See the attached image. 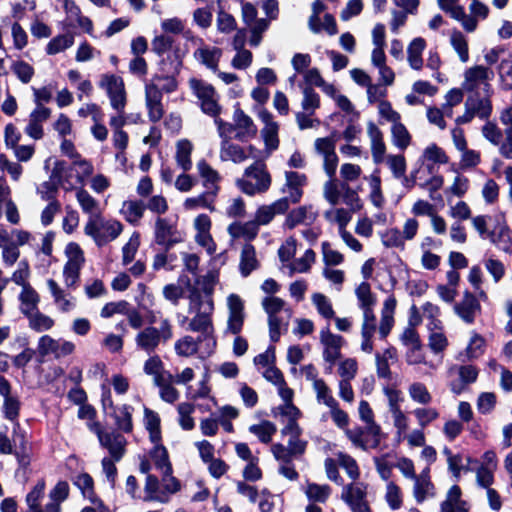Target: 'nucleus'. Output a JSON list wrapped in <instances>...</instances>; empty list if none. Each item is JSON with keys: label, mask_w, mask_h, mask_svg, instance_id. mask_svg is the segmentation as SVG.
I'll use <instances>...</instances> for the list:
<instances>
[{"label": "nucleus", "mask_w": 512, "mask_h": 512, "mask_svg": "<svg viewBox=\"0 0 512 512\" xmlns=\"http://www.w3.org/2000/svg\"><path fill=\"white\" fill-rule=\"evenodd\" d=\"M304 493L311 502L325 503L331 494V488L328 485L307 483Z\"/></svg>", "instance_id": "56"}, {"label": "nucleus", "mask_w": 512, "mask_h": 512, "mask_svg": "<svg viewBox=\"0 0 512 512\" xmlns=\"http://www.w3.org/2000/svg\"><path fill=\"white\" fill-rule=\"evenodd\" d=\"M454 311L465 323L472 324L480 313L481 306L473 294L466 292L461 301L455 304Z\"/></svg>", "instance_id": "22"}, {"label": "nucleus", "mask_w": 512, "mask_h": 512, "mask_svg": "<svg viewBox=\"0 0 512 512\" xmlns=\"http://www.w3.org/2000/svg\"><path fill=\"white\" fill-rule=\"evenodd\" d=\"M271 183V175L266 165L261 162L248 166L243 176L236 181L237 187L248 196L265 193L270 188Z\"/></svg>", "instance_id": "3"}, {"label": "nucleus", "mask_w": 512, "mask_h": 512, "mask_svg": "<svg viewBox=\"0 0 512 512\" xmlns=\"http://www.w3.org/2000/svg\"><path fill=\"white\" fill-rule=\"evenodd\" d=\"M173 337V327L169 318H162L160 327L147 326L140 330L135 336V343L138 349L151 354L161 342H167Z\"/></svg>", "instance_id": "4"}, {"label": "nucleus", "mask_w": 512, "mask_h": 512, "mask_svg": "<svg viewBox=\"0 0 512 512\" xmlns=\"http://www.w3.org/2000/svg\"><path fill=\"white\" fill-rule=\"evenodd\" d=\"M449 42L457 53L459 60L462 63H466L469 60V44L467 37L460 30L453 29L450 33Z\"/></svg>", "instance_id": "45"}, {"label": "nucleus", "mask_w": 512, "mask_h": 512, "mask_svg": "<svg viewBox=\"0 0 512 512\" xmlns=\"http://www.w3.org/2000/svg\"><path fill=\"white\" fill-rule=\"evenodd\" d=\"M412 413L417 420L418 426L422 429L436 421L440 416L438 409L427 405L416 407Z\"/></svg>", "instance_id": "54"}, {"label": "nucleus", "mask_w": 512, "mask_h": 512, "mask_svg": "<svg viewBox=\"0 0 512 512\" xmlns=\"http://www.w3.org/2000/svg\"><path fill=\"white\" fill-rule=\"evenodd\" d=\"M142 499L146 502L168 503L167 496L163 492L162 483L156 476L151 474L146 476L144 496Z\"/></svg>", "instance_id": "33"}, {"label": "nucleus", "mask_w": 512, "mask_h": 512, "mask_svg": "<svg viewBox=\"0 0 512 512\" xmlns=\"http://www.w3.org/2000/svg\"><path fill=\"white\" fill-rule=\"evenodd\" d=\"M288 211L287 202L284 199H278L271 204L260 206L256 213L254 222L257 226L268 225L276 215L284 214Z\"/></svg>", "instance_id": "24"}, {"label": "nucleus", "mask_w": 512, "mask_h": 512, "mask_svg": "<svg viewBox=\"0 0 512 512\" xmlns=\"http://www.w3.org/2000/svg\"><path fill=\"white\" fill-rule=\"evenodd\" d=\"M275 424L268 420H263L258 424L249 426V432L255 435L262 443L268 444L272 440V436L276 433Z\"/></svg>", "instance_id": "55"}, {"label": "nucleus", "mask_w": 512, "mask_h": 512, "mask_svg": "<svg viewBox=\"0 0 512 512\" xmlns=\"http://www.w3.org/2000/svg\"><path fill=\"white\" fill-rule=\"evenodd\" d=\"M219 192V187H215L213 189H209L206 192L187 198L184 203L183 207L186 210H196L199 208L207 209L210 212H214L216 210L215 208V199L217 197V194Z\"/></svg>", "instance_id": "26"}, {"label": "nucleus", "mask_w": 512, "mask_h": 512, "mask_svg": "<svg viewBox=\"0 0 512 512\" xmlns=\"http://www.w3.org/2000/svg\"><path fill=\"white\" fill-rule=\"evenodd\" d=\"M207 337L199 336L197 339L190 335L181 337L175 342V352L179 356L189 357L197 353L199 343Z\"/></svg>", "instance_id": "47"}, {"label": "nucleus", "mask_w": 512, "mask_h": 512, "mask_svg": "<svg viewBox=\"0 0 512 512\" xmlns=\"http://www.w3.org/2000/svg\"><path fill=\"white\" fill-rule=\"evenodd\" d=\"M397 301L394 296H389L383 303L381 310V320L378 333L381 338L385 339L394 326V313Z\"/></svg>", "instance_id": "30"}, {"label": "nucleus", "mask_w": 512, "mask_h": 512, "mask_svg": "<svg viewBox=\"0 0 512 512\" xmlns=\"http://www.w3.org/2000/svg\"><path fill=\"white\" fill-rule=\"evenodd\" d=\"M258 118L263 122L264 127L261 129V137L264 142L265 152L270 155L279 147V124L274 120L273 115L266 109L258 112Z\"/></svg>", "instance_id": "14"}, {"label": "nucleus", "mask_w": 512, "mask_h": 512, "mask_svg": "<svg viewBox=\"0 0 512 512\" xmlns=\"http://www.w3.org/2000/svg\"><path fill=\"white\" fill-rule=\"evenodd\" d=\"M227 319L224 333L238 335L242 332L245 319V301L236 293H231L226 298Z\"/></svg>", "instance_id": "7"}, {"label": "nucleus", "mask_w": 512, "mask_h": 512, "mask_svg": "<svg viewBox=\"0 0 512 512\" xmlns=\"http://www.w3.org/2000/svg\"><path fill=\"white\" fill-rule=\"evenodd\" d=\"M453 371L459 375V381L451 383V390L456 394L461 393L466 385L475 382L478 377V370L472 365L454 366L450 369V373Z\"/></svg>", "instance_id": "31"}, {"label": "nucleus", "mask_w": 512, "mask_h": 512, "mask_svg": "<svg viewBox=\"0 0 512 512\" xmlns=\"http://www.w3.org/2000/svg\"><path fill=\"white\" fill-rule=\"evenodd\" d=\"M197 170L203 179V185L207 188V190L219 187L218 182L221 180V176L206 161H199L197 163Z\"/></svg>", "instance_id": "52"}, {"label": "nucleus", "mask_w": 512, "mask_h": 512, "mask_svg": "<svg viewBox=\"0 0 512 512\" xmlns=\"http://www.w3.org/2000/svg\"><path fill=\"white\" fill-rule=\"evenodd\" d=\"M146 210V204L142 200H125L120 208V214L132 225H138Z\"/></svg>", "instance_id": "32"}, {"label": "nucleus", "mask_w": 512, "mask_h": 512, "mask_svg": "<svg viewBox=\"0 0 512 512\" xmlns=\"http://www.w3.org/2000/svg\"><path fill=\"white\" fill-rule=\"evenodd\" d=\"M258 265L254 246L249 243L245 244L240 253L239 270L241 275L247 277L258 268Z\"/></svg>", "instance_id": "41"}, {"label": "nucleus", "mask_w": 512, "mask_h": 512, "mask_svg": "<svg viewBox=\"0 0 512 512\" xmlns=\"http://www.w3.org/2000/svg\"><path fill=\"white\" fill-rule=\"evenodd\" d=\"M465 108H469L472 113L481 120H487L492 114L491 95L479 94L469 95L465 101Z\"/></svg>", "instance_id": "25"}, {"label": "nucleus", "mask_w": 512, "mask_h": 512, "mask_svg": "<svg viewBox=\"0 0 512 512\" xmlns=\"http://www.w3.org/2000/svg\"><path fill=\"white\" fill-rule=\"evenodd\" d=\"M385 500L392 510L400 509L403 504L402 491L393 481H389L386 485Z\"/></svg>", "instance_id": "64"}, {"label": "nucleus", "mask_w": 512, "mask_h": 512, "mask_svg": "<svg viewBox=\"0 0 512 512\" xmlns=\"http://www.w3.org/2000/svg\"><path fill=\"white\" fill-rule=\"evenodd\" d=\"M466 503L461 500V489L453 485L447 492L446 499L441 503L440 512H467Z\"/></svg>", "instance_id": "40"}, {"label": "nucleus", "mask_w": 512, "mask_h": 512, "mask_svg": "<svg viewBox=\"0 0 512 512\" xmlns=\"http://www.w3.org/2000/svg\"><path fill=\"white\" fill-rule=\"evenodd\" d=\"M75 198L82 212L88 218L97 216L102 212L100 202L83 187L76 189Z\"/></svg>", "instance_id": "34"}, {"label": "nucleus", "mask_w": 512, "mask_h": 512, "mask_svg": "<svg viewBox=\"0 0 512 512\" xmlns=\"http://www.w3.org/2000/svg\"><path fill=\"white\" fill-rule=\"evenodd\" d=\"M123 224L116 219H105L102 212L88 218L84 225L85 235L91 237L98 247L114 241L123 232Z\"/></svg>", "instance_id": "2"}, {"label": "nucleus", "mask_w": 512, "mask_h": 512, "mask_svg": "<svg viewBox=\"0 0 512 512\" xmlns=\"http://www.w3.org/2000/svg\"><path fill=\"white\" fill-rule=\"evenodd\" d=\"M46 284L58 310L61 312H70L75 308V297L61 288L54 279H48Z\"/></svg>", "instance_id": "23"}, {"label": "nucleus", "mask_w": 512, "mask_h": 512, "mask_svg": "<svg viewBox=\"0 0 512 512\" xmlns=\"http://www.w3.org/2000/svg\"><path fill=\"white\" fill-rule=\"evenodd\" d=\"M408 395L413 402L419 405H429L433 400L427 386L419 381L412 382L408 386Z\"/></svg>", "instance_id": "50"}, {"label": "nucleus", "mask_w": 512, "mask_h": 512, "mask_svg": "<svg viewBox=\"0 0 512 512\" xmlns=\"http://www.w3.org/2000/svg\"><path fill=\"white\" fill-rule=\"evenodd\" d=\"M316 260V254L312 249H307L303 256L294 260L289 264L290 274L293 273H306L310 270L311 266Z\"/></svg>", "instance_id": "61"}, {"label": "nucleus", "mask_w": 512, "mask_h": 512, "mask_svg": "<svg viewBox=\"0 0 512 512\" xmlns=\"http://www.w3.org/2000/svg\"><path fill=\"white\" fill-rule=\"evenodd\" d=\"M270 21L265 18H258L251 25H248L250 31L249 44L253 47L260 45L263 33L269 28Z\"/></svg>", "instance_id": "62"}, {"label": "nucleus", "mask_w": 512, "mask_h": 512, "mask_svg": "<svg viewBox=\"0 0 512 512\" xmlns=\"http://www.w3.org/2000/svg\"><path fill=\"white\" fill-rule=\"evenodd\" d=\"M69 496V485L65 481L58 482L49 492L48 509L46 512H61V504Z\"/></svg>", "instance_id": "43"}, {"label": "nucleus", "mask_w": 512, "mask_h": 512, "mask_svg": "<svg viewBox=\"0 0 512 512\" xmlns=\"http://www.w3.org/2000/svg\"><path fill=\"white\" fill-rule=\"evenodd\" d=\"M222 55V50L217 47H209L201 45L195 52V58L205 65L207 68L216 71L218 68V62Z\"/></svg>", "instance_id": "38"}, {"label": "nucleus", "mask_w": 512, "mask_h": 512, "mask_svg": "<svg viewBox=\"0 0 512 512\" xmlns=\"http://www.w3.org/2000/svg\"><path fill=\"white\" fill-rule=\"evenodd\" d=\"M335 146L336 142L332 136L317 138L314 142L316 152L323 158V169L328 177L336 175L338 156Z\"/></svg>", "instance_id": "13"}, {"label": "nucleus", "mask_w": 512, "mask_h": 512, "mask_svg": "<svg viewBox=\"0 0 512 512\" xmlns=\"http://www.w3.org/2000/svg\"><path fill=\"white\" fill-rule=\"evenodd\" d=\"M104 409H111V417L114 419L115 427L124 432L131 433L133 430L132 413L133 407L128 404L115 406L109 392L102 399Z\"/></svg>", "instance_id": "11"}, {"label": "nucleus", "mask_w": 512, "mask_h": 512, "mask_svg": "<svg viewBox=\"0 0 512 512\" xmlns=\"http://www.w3.org/2000/svg\"><path fill=\"white\" fill-rule=\"evenodd\" d=\"M145 103L150 121L158 122L164 115V109L162 93L156 83L149 82L145 85Z\"/></svg>", "instance_id": "18"}, {"label": "nucleus", "mask_w": 512, "mask_h": 512, "mask_svg": "<svg viewBox=\"0 0 512 512\" xmlns=\"http://www.w3.org/2000/svg\"><path fill=\"white\" fill-rule=\"evenodd\" d=\"M468 9L470 14H467L463 8V17H460L459 22L466 32L473 33L478 27V22L487 19L490 10L485 3L479 0H471Z\"/></svg>", "instance_id": "16"}, {"label": "nucleus", "mask_w": 512, "mask_h": 512, "mask_svg": "<svg viewBox=\"0 0 512 512\" xmlns=\"http://www.w3.org/2000/svg\"><path fill=\"white\" fill-rule=\"evenodd\" d=\"M181 66L182 62L177 56H168L166 59H163L160 63L161 73L154 75L151 82L156 83L157 85L158 83L163 82V84L159 87L161 93L174 92L178 88L176 75L179 74Z\"/></svg>", "instance_id": "9"}, {"label": "nucleus", "mask_w": 512, "mask_h": 512, "mask_svg": "<svg viewBox=\"0 0 512 512\" xmlns=\"http://www.w3.org/2000/svg\"><path fill=\"white\" fill-rule=\"evenodd\" d=\"M307 184V176L296 171L284 172V183L280 189L284 195L281 199L286 200L287 206L300 202L303 196V189Z\"/></svg>", "instance_id": "10"}, {"label": "nucleus", "mask_w": 512, "mask_h": 512, "mask_svg": "<svg viewBox=\"0 0 512 512\" xmlns=\"http://www.w3.org/2000/svg\"><path fill=\"white\" fill-rule=\"evenodd\" d=\"M160 417L155 411L144 408V426L149 432V438L152 443L161 441Z\"/></svg>", "instance_id": "46"}, {"label": "nucleus", "mask_w": 512, "mask_h": 512, "mask_svg": "<svg viewBox=\"0 0 512 512\" xmlns=\"http://www.w3.org/2000/svg\"><path fill=\"white\" fill-rule=\"evenodd\" d=\"M318 404L325 405L327 408L338 402L332 394V390L324 379L312 386Z\"/></svg>", "instance_id": "59"}, {"label": "nucleus", "mask_w": 512, "mask_h": 512, "mask_svg": "<svg viewBox=\"0 0 512 512\" xmlns=\"http://www.w3.org/2000/svg\"><path fill=\"white\" fill-rule=\"evenodd\" d=\"M150 458L160 472L172 471V465L169 461L167 449L159 443H154L153 449L150 451Z\"/></svg>", "instance_id": "49"}, {"label": "nucleus", "mask_w": 512, "mask_h": 512, "mask_svg": "<svg viewBox=\"0 0 512 512\" xmlns=\"http://www.w3.org/2000/svg\"><path fill=\"white\" fill-rule=\"evenodd\" d=\"M193 144L187 139H181L176 143L175 159L177 165L183 170L188 171L192 167L191 154Z\"/></svg>", "instance_id": "44"}, {"label": "nucleus", "mask_w": 512, "mask_h": 512, "mask_svg": "<svg viewBox=\"0 0 512 512\" xmlns=\"http://www.w3.org/2000/svg\"><path fill=\"white\" fill-rule=\"evenodd\" d=\"M494 245L504 252H510L512 245L511 231L505 224H497L487 237Z\"/></svg>", "instance_id": "37"}, {"label": "nucleus", "mask_w": 512, "mask_h": 512, "mask_svg": "<svg viewBox=\"0 0 512 512\" xmlns=\"http://www.w3.org/2000/svg\"><path fill=\"white\" fill-rule=\"evenodd\" d=\"M320 342L323 345V358L331 365L341 357V348L345 343L342 336L333 334L329 330L320 332Z\"/></svg>", "instance_id": "17"}, {"label": "nucleus", "mask_w": 512, "mask_h": 512, "mask_svg": "<svg viewBox=\"0 0 512 512\" xmlns=\"http://www.w3.org/2000/svg\"><path fill=\"white\" fill-rule=\"evenodd\" d=\"M227 231L233 239L242 238L245 241H251L258 235L259 228L254 221L234 222L228 226Z\"/></svg>", "instance_id": "36"}, {"label": "nucleus", "mask_w": 512, "mask_h": 512, "mask_svg": "<svg viewBox=\"0 0 512 512\" xmlns=\"http://www.w3.org/2000/svg\"><path fill=\"white\" fill-rule=\"evenodd\" d=\"M173 375L154 384L159 388L160 398L167 403H174L179 398V391L173 386Z\"/></svg>", "instance_id": "57"}, {"label": "nucleus", "mask_w": 512, "mask_h": 512, "mask_svg": "<svg viewBox=\"0 0 512 512\" xmlns=\"http://www.w3.org/2000/svg\"><path fill=\"white\" fill-rule=\"evenodd\" d=\"M219 157L222 161H231L239 164L248 159V152L246 148L232 143L229 138H225L221 142Z\"/></svg>", "instance_id": "29"}, {"label": "nucleus", "mask_w": 512, "mask_h": 512, "mask_svg": "<svg viewBox=\"0 0 512 512\" xmlns=\"http://www.w3.org/2000/svg\"><path fill=\"white\" fill-rule=\"evenodd\" d=\"M366 485L355 482L343 487L341 499L345 501L353 512H370L366 498Z\"/></svg>", "instance_id": "15"}, {"label": "nucleus", "mask_w": 512, "mask_h": 512, "mask_svg": "<svg viewBox=\"0 0 512 512\" xmlns=\"http://www.w3.org/2000/svg\"><path fill=\"white\" fill-rule=\"evenodd\" d=\"M493 77L494 73L488 67L482 65L470 67L464 72L462 89L470 95L479 94L480 91L492 95L491 81Z\"/></svg>", "instance_id": "5"}, {"label": "nucleus", "mask_w": 512, "mask_h": 512, "mask_svg": "<svg viewBox=\"0 0 512 512\" xmlns=\"http://www.w3.org/2000/svg\"><path fill=\"white\" fill-rule=\"evenodd\" d=\"M99 87L106 92L112 109L124 110L127 104V92L121 76L112 73L102 74Z\"/></svg>", "instance_id": "6"}, {"label": "nucleus", "mask_w": 512, "mask_h": 512, "mask_svg": "<svg viewBox=\"0 0 512 512\" xmlns=\"http://www.w3.org/2000/svg\"><path fill=\"white\" fill-rule=\"evenodd\" d=\"M413 496L417 503L424 502L427 498L434 496V485L430 480L429 469L423 470L413 479Z\"/></svg>", "instance_id": "28"}, {"label": "nucleus", "mask_w": 512, "mask_h": 512, "mask_svg": "<svg viewBox=\"0 0 512 512\" xmlns=\"http://www.w3.org/2000/svg\"><path fill=\"white\" fill-rule=\"evenodd\" d=\"M51 109L44 105H38L29 115L28 124L24 132L34 140H39L43 137V123L49 119Z\"/></svg>", "instance_id": "21"}, {"label": "nucleus", "mask_w": 512, "mask_h": 512, "mask_svg": "<svg viewBox=\"0 0 512 512\" xmlns=\"http://www.w3.org/2000/svg\"><path fill=\"white\" fill-rule=\"evenodd\" d=\"M218 282V274L210 271L199 277L195 285L188 289L187 312L191 315L182 316L179 324L187 331L201 333L204 337H210L214 332V288Z\"/></svg>", "instance_id": "1"}, {"label": "nucleus", "mask_w": 512, "mask_h": 512, "mask_svg": "<svg viewBox=\"0 0 512 512\" xmlns=\"http://www.w3.org/2000/svg\"><path fill=\"white\" fill-rule=\"evenodd\" d=\"M29 320V327L36 332H44L50 330L54 326V320L39 310L26 315Z\"/></svg>", "instance_id": "58"}, {"label": "nucleus", "mask_w": 512, "mask_h": 512, "mask_svg": "<svg viewBox=\"0 0 512 512\" xmlns=\"http://www.w3.org/2000/svg\"><path fill=\"white\" fill-rule=\"evenodd\" d=\"M19 300L21 302V311L23 314L28 315L38 310L37 306L40 301V297L31 285L22 288L19 294Z\"/></svg>", "instance_id": "48"}, {"label": "nucleus", "mask_w": 512, "mask_h": 512, "mask_svg": "<svg viewBox=\"0 0 512 512\" xmlns=\"http://www.w3.org/2000/svg\"><path fill=\"white\" fill-rule=\"evenodd\" d=\"M74 44V36L71 33L61 34L53 37L46 45L45 51L48 55H56L64 52Z\"/></svg>", "instance_id": "51"}, {"label": "nucleus", "mask_w": 512, "mask_h": 512, "mask_svg": "<svg viewBox=\"0 0 512 512\" xmlns=\"http://www.w3.org/2000/svg\"><path fill=\"white\" fill-rule=\"evenodd\" d=\"M367 133L371 140V153L375 163H381L384 160L386 145L383 140L382 131L374 124L369 123Z\"/></svg>", "instance_id": "35"}, {"label": "nucleus", "mask_w": 512, "mask_h": 512, "mask_svg": "<svg viewBox=\"0 0 512 512\" xmlns=\"http://www.w3.org/2000/svg\"><path fill=\"white\" fill-rule=\"evenodd\" d=\"M173 226L163 218H157L155 222V239L160 245H170L172 243Z\"/></svg>", "instance_id": "60"}, {"label": "nucleus", "mask_w": 512, "mask_h": 512, "mask_svg": "<svg viewBox=\"0 0 512 512\" xmlns=\"http://www.w3.org/2000/svg\"><path fill=\"white\" fill-rule=\"evenodd\" d=\"M317 214L311 205L299 206L292 209L286 216L285 226L293 229L298 225H310L316 220Z\"/></svg>", "instance_id": "27"}, {"label": "nucleus", "mask_w": 512, "mask_h": 512, "mask_svg": "<svg viewBox=\"0 0 512 512\" xmlns=\"http://www.w3.org/2000/svg\"><path fill=\"white\" fill-rule=\"evenodd\" d=\"M411 139V134L401 121L391 126V140L398 149L405 150L410 145Z\"/></svg>", "instance_id": "53"}, {"label": "nucleus", "mask_w": 512, "mask_h": 512, "mask_svg": "<svg viewBox=\"0 0 512 512\" xmlns=\"http://www.w3.org/2000/svg\"><path fill=\"white\" fill-rule=\"evenodd\" d=\"M189 87L198 98L202 111L210 116H217L220 113V106L217 102L214 87L197 78L189 80Z\"/></svg>", "instance_id": "8"}, {"label": "nucleus", "mask_w": 512, "mask_h": 512, "mask_svg": "<svg viewBox=\"0 0 512 512\" xmlns=\"http://www.w3.org/2000/svg\"><path fill=\"white\" fill-rule=\"evenodd\" d=\"M325 219L339 226V232L344 230L351 220V213L344 208H331L324 213Z\"/></svg>", "instance_id": "63"}, {"label": "nucleus", "mask_w": 512, "mask_h": 512, "mask_svg": "<svg viewBox=\"0 0 512 512\" xmlns=\"http://www.w3.org/2000/svg\"><path fill=\"white\" fill-rule=\"evenodd\" d=\"M235 138L239 141H248L256 137L258 128L253 119L243 110L237 108L233 114Z\"/></svg>", "instance_id": "20"}, {"label": "nucleus", "mask_w": 512, "mask_h": 512, "mask_svg": "<svg viewBox=\"0 0 512 512\" xmlns=\"http://www.w3.org/2000/svg\"><path fill=\"white\" fill-rule=\"evenodd\" d=\"M75 350V344L63 339H54L49 335L40 337L37 351L40 356H53L56 359L68 356Z\"/></svg>", "instance_id": "12"}, {"label": "nucleus", "mask_w": 512, "mask_h": 512, "mask_svg": "<svg viewBox=\"0 0 512 512\" xmlns=\"http://www.w3.org/2000/svg\"><path fill=\"white\" fill-rule=\"evenodd\" d=\"M97 435L100 444L109 451L115 461H119L125 453L127 443L125 437L117 432H106L100 428L97 429Z\"/></svg>", "instance_id": "19"}, {"label": "nucleus", "mask_w": 512, "mask_h": 512, "mask_svg": "<svg viewBox=\"0 0 512 512\" xmlns=\"http://www.w3.org/2000/svg\"><path fill=\"white\" fill-rule=\"evenodd\" d=\"M143 371L152 377L153 383L167 378L171 373L165 370L164 363L158 355H151L143 364Z\"/></svg>", "instance_id": "42"}, {"label": "nucleus", "mask_w": 512, "mask_h": 512, "mask_svg": "<svg viewBox=\"0 0 512 512\" xmlns=\"http://www.w3.org/2000/svg\"><path fill=\"white\" fill-rule=\"evenodd\" d=\"M426 48V41L421 37L414 38L407 47V61L414 70H421L423 67L422 53Z\"/></svg>", "instance_id": "39"}]
</instances>
